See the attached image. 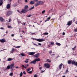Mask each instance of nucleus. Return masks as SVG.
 Masks as SVG:
<instances>
[{
  "label": "nucleus",
  "mask_w": 77,
  "mask_h": 77,
  "mask_svg": "<svg viewBox=\"0 0 77 77\" xmlns=\"http://www.w3.org/2000/svg\"><path fill=\"white\" fill-rule=\"evenodd\" d=\"M17 11H18V12H19L20 14H22V13H26V12H27V11H29V10H26L25 9H23L21 11L19 12V11L18 10H17Z\"/></svg>",
  "instance_id": "obj_1"
},
{
  "label": "nucleus",
  "mask_w": 77,
  "mask_h": 77,
  "mask_svg": "<svg viewBox=\"0 0 77 77\" xmlns=\"http://www.w3.org/2000/svg\"><path fill=\"white\" fill-rule=\"evenodd\" d=\"M44 66L47 68H50V65L48 63H45L44 64Z\"/></svg>",
  "instance_id": "obj_2"
},
{
  "label": "nucleus",
  "mask_w": 77,
  "mask_h": 77,
  "mask_svg": "<svg viewBox=\"0 0 77 77\" xmlns=\"http://www.w3.org/2000/svg\"><path fill=\"white\" fill-rule=\"evenodd\" d=\"M12 14V11H8L6 15L7 16H9L10 15H11Z\"/></svg>",
  "instance_id": "obj_3"
},
{
  "label": "nucleus",
  "mask_w": 77,
  "mask_h": 77,
  "mask_svg": "<svg viewBox=\"0 0 77 77\" xmlns=\"http://www.w3.org/2000/svg\"><path fill=\"white\" fill-rule=\"evenodd\" d=\"M35 40L36 41H38V42H42L43 41H45V40L44 39H35Z\"/></svg>",
  "instance_id": "obj_4"
},
{
  "label": "nucleus",
  "mask_w": 77,
  "mask_h": 77,
  "mask_svg": "<svg viewBox=\"0 0 77 77\" xmlns=\"http://www.w3.org/2000/svg\"><path fill=\"white\" fill-rule=\"evenodd\" d=\"M63 65V68H64V67H65V65H63V64L61 63L60 65H59V68L60 69H62V66Z\"/></svg>",
  "instance_id": "obj_5"
},
{
  "label": "nucleus",
  "mask_w": 77,
  "mask_h": 77,
  "mask_svg": "<svg viewBox=\"0 0 77 77\" xmlns=\"http://www.w3.org/2000/svg\"><path fill=\"white\" fill-rule=\"evenodd\" d=\"M29 66V65L27 64H25V66L24 65H22V66L23 68H24L26 69L27 68V67Z\"/></svg>",
  "instance_id": "obj_6"
},
{
  "label": "nucleus",
  "mask_w": 77,
  "mask_h": 77,
  "mask_svg": "<svg viewBox=\"0 0 77 77\" xmlns=\"http://www.w3.org/2000/svg\"><path fill=\"white\" fill-rule=\"evenodd\" d=\"M35 54V52L28 53L29 55H33L34 54Z\"/></svg>",
  "instance_id": "obj_7"
},
{
  "label": "nucleus",
  "mask_w": 77,
  "mask_h": 77,
  "mask_svg": "<svg viewBox=\"0 0 77 77\" xmlns=\"http://www.w3.org/2000/svg\"><path fill=\"white\" fill-rule=\"evenodd\" d=\"M39 53L37 54H35V55H34V57H35L36 58L38 57H39Z\"/></svg>",
  "instance_id": "obj_8"
},
{
  "label": "nucleus",
  "mask_w": 77,
  "mask_h": 77,
  "mask_svg": "<svg viewBox=\"0 0 77 77\" xmlns=\"http://www.w3.org/2000/svg\"><path fill=\"white\" fill-rule=\"evenodd\" d=\"M36 63V62L35 60H33L30 62V63H33V64H35Z\"/></svg>",
  "instance_id": "obj_9"
},
{
  "label": "nucleus",
  "mask_w": 77,
  "mask_h": 77,
  "mask_svg": "<svg viewBox=\"0 0 77 77\" xmlns=\"http://www.w3.org/2000/svg\"><path fill=\"white\" fill-rule=\"evenodd\" d=\"M72 23V21H69L67 23V25L68 26H70Z\"/></svg>",
  "instance_id": "obj_10"
},
{
  "label": "nucleus",
  "mask_w": 77,
  "mask_h": 77,
  "mask_svg": "<svg viewBox=\"0 0 77 77\" xmlns=\"http://www.w3.org/2000/svg\"><path fill=\"white\" fill-rule=\"evenodd\" d=\"M3 3V0H0V6H2Z\"/></svg>",
  "instance_id": "obj_11"
},
{
  "label": "nucleus",
  "mask_w": 77,
  "mask_h": 77,
  "mask_svg": "<svg viewBox=\"0 0 77 77\" xmlns=\"http://www.w3.org/2000/svg\"><path fill=\"white\" fill-rule=\"evenodd\" d=\"M51 18V17H48L46 20L45 21V22H46V21H49V20H50V18Z\"/></svg>",
  "instance_id": "obj_12"
},
{
  "label": "nucleus",
  "mask_w": 77,
  "mask_h": 77,
  "mask_svg": "<svg viewBox=\"0 0 77 77\" xmlns=\"http://www.w3.org/2000/svg\"><path fill=\"white\" fill-rule=\"evenodd\" d=\"M11 7V5H10V4H8L7 5V9H9Z\"/></svg>",
  "instance_id": "obj_13"
},
{
  "label": "nucleus",
  "mask_w": 77,
  "mask_h": 77,
  "mask_svg": "<svg viewBox=\"0 0 77 77\" xmlns=\"http://www.w3.org/2000/svg\"><path fill=\"white\" fill-rule=\"evenodd\" d=\"M39 3V5H42L44 3L42 1H40L38 2Z\"/></svg>",
  "instance_id": "obj_14"
},
{
  "label": "nucleus",
  "mask_w": 77,
  "mask_h": 77,
  "mask_svg": "<svg viewBox=\"0 0 77 77\" xmlns=\"http://www.w3.org/2000/svg\"><path fill=\"white\" fill-rule=\"evenodd\" d=\"M9 66L10 68H13V66H14V64H12Z\"/></svg>",
  "instance_id": "obj_15"
},
{
  "label": "nucleus",
  "mask_w": 77,
  "mask_h": 77,
  "mask_svg": "<svg viewBox=\"0 0 77 77\" xmlns=\"http://www.w3.org/2000/svg\"><path fill=\"white\" fill-rule=\"evenodd\" d=\"M30 5H33V4H35V2L33 1H32L30 2Z\"/></svg>",
  "instance_id": "obj_16"
},
{
  "label": "nucleus",
  "mask_w": 77,
  "mask_h": 77,
  "mask_svg": "<svg viewBox=\"0 0 77 77\" xmlns=\"http://www.w3.org/2000/svg\"><path fill=\"white\" fill-rule=\"evenodd\" d=\"M1 42H6V40L5 39H3L1 40Z\"/></svg>",
  "instance_id": "obj_17"
},
{
  "label": "nucleus",
  "mask_w": 77,
  "mask_h": 77,
  "mask_svg": "<svg viewBox=\"0 0 77 77\" xmlns=\"http://www.w3.org/2000/svg\"><path fill=\"white\" fill-rule=\"evenodd\" d=\"M13 60V59L11 58H9L8 59V61H11V60Z\"/></svg>",
  "instance_id": "obj_18"
},
{
  "label": "nucleus",
  "mask_w": 77,
  "mask_h": 77,
  "mask_svg": "<svg viewBox=\"0 0 77 77\" xmlns=\"http://www.w3.org/2000/svg\"><path fill=\"white\" fill-rule=\"evenodd\" d=\"M35 60V62H36V61L37 62H38V61H40V59H39V58H36Z\"/></svg>",
  "instance_id": "obj_19"
},
{
  "label": "nucleus",
  "mask_w": 77,
  "mask_h": 77,
  "mask_svg": "<svg viewBox=\"0 0 77 77\" xmlns=\"http://www.w3.org/2000/svg\"><path fill=\"white\" fill-rule=\"evenodd\" d=\"M0 20L1 21L3 22V17H0Z\"/></svg>",
  "instance_id": "obj_20"
},
{
  "label": "nucleus",
  "mask_w": 77,
  "mask_h": 77,
  "mask_svg": "<svg viewBox=\"0 0 77 77\" xmlns=\"http://www.w3.org/2000/svg\"><path fill=\"white\" fill-rule=\"evenodd\" d=\"M14 47H15V48H20L21 47V46H18L16 47L15 46H13Z\"/></svg>",
  "instance_id": "obj_21"
},
{
  "label": "nucleus",
  "mask_w": 77,
  "mask_h": 77,
  "mask_svg": "<svg viewBox=\"0 0 77 77\" xmlns=\"http://www.w3.org/2000/svg\"><path fill=\"white\" fill-rule=\"evenodd\" d=\"M38 5H39V2H38V3H36L35 4V6H38Z\"/></svg>",
  "instance_id": "obj_22"
},
{
  "label": "nucleus",
  "mask_w": 77,
  "mask_h": 77,
  "mask_svg": "<svg viewBox=\"0 0 77 77\" xmlns=\"http://www.w3.org/2000/svg\"><path fill=\"white\" fill-rule=\"evenodd\" d=\"M34 7L33 6L32 7H31L29 9V10L28 11H30L31 10H32V9H34Z\"/></svg>",
  "instance_id": "obj_23"
},
{
  "label": "nucleus",
  "mask_w": 77,
  "mask_h": 77,
  "mask_svg": "<svg viewBox=\"0 0 77 77\" xmlns=\"http://www.w3.org/2000/svg\"><path fill=\"white\" fill-rule=\"evenodd\" d=\"M56 44L57 45H58L59 46H60V45H61V44H60V43H56Z\"/></svg>",
  "instance_id": "obj_24"
},
{
  "label": "nucleus",
  "mask_w": 77,
  "mask_h": 77,
  "mask_svg": "<svg viewBox=\"0 0 77 77\" xmlns=\"http://www.w3.org/2000/svg\"><path fill=\"white\" fill-rule=\"evenodd\" d=\"M75 62L74 61H72V65H75Z\"/></svg>",
  "instance_id": "obj_25"
},
{
  "label": "nucleus",
  "mask_w": 77,
  "mask_h": 77,
  "mask_svg": "<svg viewBox=\"0 0 77 77\" xmlns=\"http://www.w3.org/2000/svg\"><path fill=\"white\" fill-rule=\"evenodd\" d=\"M28 5H26L24 7L25 9H27L28 8Z\"/></svg>",
  "instance_id": "obj_26"
},
{
  "label": "nucleus",
  "mask_w": 77,
  "mask_h": 77,
  "mask_svg": "<svg viewBox=\"0 0 77 77\" xmlns=\"http://www.w3.org/2000/svg\"><path fill=\"white\" fill-rule=\"evenodd\" d=\"M33 68H32V71H30L29 72L27 71L28 72V73H29V74H32V71H33Z\"/></svg>",
  "instance_id": "obj_27"
},
{
  "label": "nucleus",
  "mask_w": 77,
  "mask_h": 77,
  "mask_svg": "<svg viewBox=\"0 0 77 77\" xmlns=\"http://www.w3.org/2000/svg\"><path fill=\"white\" fill-rule=\"evenodd\" d=\"M28 60H29L27 59L25 61V63H28V62H29Z\"/></svg>",
  "instance_id": "obj_28"
},
{
  "label": "nucleus",
  "mask_w": 77,
  "mask_h": 77,
  "mask_svg": "<svg viewBox=\"0 0 77 77\" xmlns=\"http://www.w3.org/2000/svg\"><path fill=\"white\" fill-rule=\"evenodd\" d=\"M68 64H70V63H71V61L70 60H68Z\"/></svg>",
  "instance_id": "obj_29"
},
{
  "label": "nucleus",
  "mask_w": 77,
  "mask_h": 77,
  "mask_svg": "<svg viewBox=\"0 0 77 77\" xmlns=\"http://www.w3.org/2000/svg\"><path fill=\"white\" fill-rule=\"evenodd\" d=\"M75 48H76V46H75L74 48H72V50H75Z\"/></svg>",
  "instance_id": "obj_30"
},
{
  "label": "nucleus",
  "mask_w": 77,
  "mask_h": 77,
  "mask_svg": "<svg viewBox=\"0 0 77 77\" xmlns=\"http://www.w3.org/2000/svg\"><path fill=\"white\" fill-rule=\"evenodd\" d=\"M9 75L10 76H13V73L12 72L11 73L9 74Z\"/></svg>",
  "instance_id": "obj_31"
},
{
  "label": "nucleus",
  "mask_w": 77,
  "mask_h": 77,
  "mask_svg": "<svg viewBox=\"0 0 77 77\" xmlns=\"http://www.w3.org/2000/svg\"><path fill=\"white\" fill-rule=\"evenodd\" d=\"M43 35H48V32H45V33H44L43 34Z\"/></svg>",
  "instance_id": "obj_32"
},
{
  "label": "nucleus",
  "mask_w": 77,
  "mask_h": 77,
  "mask_svg": "<svg viewBox=\"0 0 77 77\" xmlns=\"http://www.w3.org/2000/svg\"><path fill=\"white\" fill-rule=\"evenodd\" d=\"M52 10H53L52 9L51 10H50L49 11V12H48L49 13H50L52 11Z\"/></svg>",
  "instance_id": "obj_33"
},
{
  "label": "nucleus",
  "mask_w": 77,
  "mask_h": 77,
  "mask_svg": "<svg viewBox=\"0 0 77 77\" xmlns=\"http://www.w3.org/2000/svg\"><path fill=\"white\" fill-rule=\"evenodd\" d=\"M7 68L8 69H9L10 68H11V67H10L9 65H8V66H7Z\"/></svg>",
  "instance_id": "obj_34"
},
{
  "label": "nucleus",
  "mask_w": 77,
  "mask_h": 77,
  "mask_svg": "<svg viewBox=\"0 0 77 77\" xmlns=\"http://www.w3.org/2000/svg\"><path fill=\"white\" fill-rule=\"evenodd\" d=\"M45 10H43V11H42V13L43 14H44V13H45Z\"/></svg>",
  "instance_id": "obj_35"
},
{
  "label": "nucleus",
  "mask_w": 77,
  "mask_h": 77,
  "mask_svg": "<svg viewBox=\"0 0 77 77\" xmlns=\"http://www.w3.org/2000/svg\"><path fill=\"white\" fill-rule=\"evenodd\" d=\"M56 13L55 11L52 13V15H56Z\"/></svg>",
  "instance_id": "obj_36"
},
{
  "label": "nucleus",
  "mask_w": 77,
  "mask_h": 77,
  "mask_svg": "<svg viewBox=\"0 0 77 77\" xmlns=\"http://www.w3.org/2000/svg\"><path fill=\"white\" fill-rule=\"evenodd\" d=\"M21 55L22 56H25V54H24L22 53V54H21Z\"/></svg>",
  "instance_id": "obj_37"
},
{
  "label": "nucleus",
  "mask_w": 77,
  "mask_h": 77,
  "mask_svg": "<svg viewBox=\"0 0 77 77\" xmlns=\"http://www.w3.org/2000/svg\"><path fill=\"white\" fill-rule=\"evenodd\" d=\"M23 75V73L22 72H21L20 74V76L21 77Z\"/></svg>",
  "instance_id": "obj_38"
},
{
  "label": "nucleus",
  "mask_w": 77,
  "mask_h": 77,
  "mask_svg": "<svg viewBox=\"0 0 77 77\" xmlns=\"http://www.w3.org/2000/svg\"><path fill=\"white\" fill-rule=\"evenodd\" d=\"M31 69V68H29L28 69H27V71H30Z\"/></svg>",
  "instance_id": "obj_39"
},
{
  "label": "nucleus",
  "mask_w": 77,
  "mask_h": 77,
  "mask_svg": "<svg viewBox=\"0 0 77 77\" xmlns=\"http://www.w3.org/2000/svg\"><path fill=\"white\" fill-rule=\"evenodd\" d=\"M8 28L9 29H10L12 28V26H8Z\"/></svg>",
  "instance_id": "obj_40"
},
{
  "label": "nucleus",
  "mask_w": 77,
  "mask_h": 77,
  "mask_svg": "<svg viewBox=\"0 0 77 77\" xmlns=\"http://www.w3.org/2000/svg\"><path fill=\"white\" fill-rule=\"evenodd\" d=\"M11 21H12L11 19V18H10L8 21V23H10V22H11Z\"/></svg>",
  "instance_id": "obj_41"
},
{
  "label": "nucleus",
  "mask_w": 77,
  "mask_h": 77,
  "mask_svg": "<svg viewBox=\"0 0 77 77\" xmlns=\"http://www.w3.org/2000/svg\"><path fill=\"white\" fill-rule=\"evenodd\" d=\"M68 69H67L65 73H67V72H68Z\"/></svg>",
  "instance_id": "obj_42"
},
{
  "label": "nucleus",
  "mask_w": 77,
  "mask_h": 77,
  "mask_svg": "<svg viewBox=\"0 0 77 77\" xmlns=\"http://www.w3.org/2000/svg\"><path fill=\"white\" fill-rule=\"evenodd\" d=\"M15 51V49H14V48H13L12 49V51Z\"/></svg>",
  "instance_id": "obj_43"
},
{
  "label": "nucleus",
  "mask_w": 77,
  "mask_h": 77,
  "mask_svg": "<svg viewBox=\"0 0 77 77\" xmlns=\"http://www.w3.org/2000/svg\"><path fill=\"white\" fill-rule=\"evenodd\" d=\"M47 62H48L49 63L51 62V61H49V59H47Z\"/></svg>",
  "instance_id": "obj_44"
},
{
  "label": "nucleus",
  "mask_w": 77,
  "mask_h": 77,
  "mask_svg": "<svg viewBox=\"0 0 77 77\" xmlns=\"http://www.w3.org/2000/svg\"><path fill=\"white\" fill-rule=\"evenodd\" d=\"M22 25H23H23H26V23H22Z\"/></svg>",
  "instance_id": "obj_45"
},
{
  "label": "nucleus",
  "mask_w": 77,
  "mask_h": 77,
  "mask_svg": "<svg viewBox=\"0 0 77 77\" xmlns=\"http://www.w3.org/2000/svg\"><path fill=\"white\" fill-rule=\"evenodd\" d=\"M74 32H77V29H74Z\"/></svg>",
  "instance_id": "obj_46"
},
{
  "label": "nucleus",
  "mask_w": 77,
  "mask_h": 77,
  "mask_svg": "<svg viewBox=\"0 0 77 77\" xmlns=\"http://www.w3.org/2000/svg\"><path fill=\"white\" fill-rule=\"evenodd\" d=\"M30 33H31V35H34V34H35V33H32L31 32H30Z\"/></svg>",
  "instance_id": "obj_47"
},
{
  "label": "nucleus",
  "mask_w": 77,
  "mask_h": 77,
  "mask_svg": "<svg viewBox=\"0 0 77 77\" xmlns=\"http://www.w3.org/2000/svg\"><path fill=\"white\" fill-rule=\"evenodd\" d=\"M75 66H77V62H75Z\"/></svg>",
  "instance_id": "obj_48"
},
{
  "label": "nucleus",
  "mask_w": 77,
  "mask_h": 77,
  "mask_svg": "<svg viewBox=\"0 0 77 77\" xmlns=\"http://www.w3.org/2000/svg\"><path fill=\"white\" fill-rule=\"evenodd\" d=\"M51 45H54V42H51Z\"/></svg>",
  "instance_id": "obj_49"
},
{
  "label": "nucleus",
  "mask_w": 77,
  "mask_h": 77,
  "mask_svg": "<svg viewBox=\"0 0 77 77\" xmlns=\"http://www.w3.org/2000/svg\"><path fill=\"white\" fill-rule=\"evenodd\" d=\"M63 35H65V33L64 32H63L62 33Z\"/></svg>",
  "instance_id": "obj_50"
},
{
  "label": "nucleus",
  "mask_w": 77,
  "mask_h": 77,
  "mask_svg": "<svg viewBox=\"0 0 77 77\" xmlns=\"http://www.w3.org/2000/svg\"><path fill=\"white\" fill-rule=\"evenodd\" d=\"M31 17V15H29L27 16V17Z\"/></svg>",
  "instance_id": "obj_51"
},
{
  "label": "nucleus",
  "mask_w": 77,
  "mask_h": 77,
  "mask_svg": "<svg viewBox=\"0 0 77 77\" xmlns=\"http://www.w3.org/2000/svg\"><path fill=\"white\" fill-rule=\"evenodd\" d=\"M38 45H40V46H41V44L40 43H38Z\"/></svg>",
  "instance_id": "obj_52"
},
{
  "label": "nucleus",
  "mask_w": 77,
  "mask_h": 77,
  "mask_svg": "<svg viewBox=\"0 0 77 77\" xmlns=\"http://www.w3.org/2000/svg\"><path fill=\"white\" fill-rule=\"evenodd\" d=\"M49 53H50V54L52 53V51H49Z\"/></svg>",
  "instance_id": "obj_53"
},
{
  "label": "nucleus",
  "mask_w": 77,
  "mask_h": 77,
  "mask_svg": "<svg viewBox=\"0 0 77 77\" xmlns=\"http://www.w3.org/2000/svg\"><path fill=\"white\" fill-rule=\"evenodd\" d=\"M23 73L24 74H26V72H25V71H23Z\"/></svg>",
  "instance_id": "obj_54"
},
{
  "label": "nucleus",
  "mask_w": 77,
  "mask_h": 77,
  "mask_svg": "<svg viewBox=\"0 0 77 77\" xmlns=\"http://www.w3.org/2000/svg\"><path fill=\"white\" fill-rule=\"evenodd\" d=\"M39 68L40 69H42V67H39Z\"/></svg>",
  "instance_id": "obj_55"
},
{
  "label": "nucleus",
  "mask_w": 77,
  "mask_h": 77,
  "mask_svg": "<svg viewBox=\"0 0 77 77\" xmlns=\"http://www.w3.org/2000/svg\"><path fill=\"white\" fill-rule=\"evenodd\" d=\"M19 23H21V21H18Z\"/></svg>",
  "instance_id": "obj_56"
},
{
  "label": "nucleus",
  "mask_w": 77,
  "mask_h": 77,
  "mask_svg": "<svg viewBox=\"0 0 77 77\" xmlns=\"http://www.w3.org/2000/svg\"><path fill=\"white\" fill-rule=\"evenodd\" d=\"M0 29H4V28H3V27H1V28H0Z\"/></svg>",
  "instance_id": "obj_57"
},
{
  "label": "nucleus",
  "mask_w": 77,
  "mask_h": 77,
  "mask_svg": "<svg viewBox=\"0 0 77 77\" xmlns=\"http://www.w3.org/2000/svg\"><path fill=\"white\" fill-rule=\"evenodd\" d=\"M34 45H36V46H38V45L35 44H34Z\"/></svg>",
  "instance_id": "obj_58"
},
{
  "label": "nucleus",
  "mask_w": 77,
  "mask_h": 77,
  "mask_svg": "<svg viewBox=\"0 0 77 77\" xmlns=\"http://www.w3.org/2000/svg\"><path fill=\"white\" fill-rule=\"evenodd\" d=\"M11 53H13V51L12 50L11 51H10Z\"/></svg>",
  "instance_id": "obj_59"
},
{
  "label": "nucleus",
  "mask_w": 77,
  "mask_h": 77,
  "mask_svg": "<svg viewBox=\"0 0 77 77\" xmlns=\"http://www.w3.org/2000/svg\"><path fill=\"white\" fill-rule=\"evenodd\" d=\"M38 0H34V1H35V2H38Z\"/></svg>",
  "instance_id": "obj_60"
},
{
  "label": "nucleus",
  "mask_w": 77,
  "mask_h": 77,
  "mask_svg": "<svg viewBox=\"0 0 77 77\" xmlns=\"http://www.w3.org/2000/svg\"><path fill=\"white\" fill-rule=\"evenodd\" d=\"M16 68L17 69H18V66L16 67Z\"/></svg>",
  "instance_id": "obj_61"
},
{
  "label": "nucleus",
  "mask_w": 77,
  "mask_h": 77,
  "mask_svg": "<svg viewBox=\"0 0 77 77\" xmlns=\"http://www.w3.org/2000/svg\"><path fill=\"white\" fill-rule=\"evenodd\" d=\"M14 36V34H12L11 35V36Z\"/></svg>",
  "instance_id": "obj_62"
},
{
  "label": "nucleus",
  "mask_w": 77,
  "mask_h": 77,
  "mask_svg": "<svg viewBox=\"0 0 77 77\" xmlns=\"http://www.w3.org/2000/svg\"><path fill=\"white\" fill-rule=\"evenodd\" d=\"M21 32V29H19V32Z\"/></svg>",
  "instance_id": "obj_63"
},
{
  "label": "nucleus",
  "mask_w": 77,
  "mask_h": 77,
  "mask_svg": "<svg viewBox=\"0 0 77 77\" xmlns=\"http://www.w3.org/2000/svg\"><path fill=\"white\" fill-rule=\"evenodd\" d=\"M25 2H27V0H25Z\"/></svg>",
  "instance_id": "obj_64"
}]
</instances>
